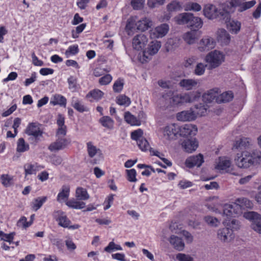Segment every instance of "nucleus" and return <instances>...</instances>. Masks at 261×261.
Returning <instances> with one entry per match:
<instances>
[{"label": "nucleus", "instance_id": "f257e3e1", "mask_svg": "<svg viewBox=\"0 0 261 261\" xmlns=\"http://www.w3.org/2000/svg\"><path fill=\"white\" fill-rule=\"evenodd\" d=\"M253 204L245 197L237 198L231 204H225L223 209V217L227 219L241 215L246 209H251Z\"/></svg>", "mask_w": 261, "mask_h": 261}, {"label": "nucleus", "instance_id": "f03ea898", "mask_svg": "<svg viewBox=\"0 0 261 261\" xmlns=\"http://www.w3.org/2000/svg\"><path fill=\"white\" fill-rule=\"evenodd\" d=\"M234 161L239 168H247L261 162V151L257 149L251 151L244 150L237 153Z\"/></svg>", "mask_w": 261, "mask_h": 261}, {"label": "nucleus", "instance_id": "7ed1b4c3", "mask_svg": "<svg viewBox=\"0 0 261 261\" xmlns=\"http://www.w3.org/2000/svg\"><path fill=\"white\" fill-rule=\"evenodd\" d=\"M174 20L177 24L187 25L188 28L194 31L201 28L203 25V21L200 17L189 12L178 14L174 17Z\"/></svg>", "mask_w": 261, "mask_h": 261}, {"label": "nucleus", "instance_id": "20e7f679", "mask_svg": "<svg viewBox=\"0 0 261 261\" xmlns=\"http://www.w3.org/2000/svg\"><path fill=\"white\" fill-rule=\"evenodd\" d=\"M204 15L209 19H213L220 17V18L229 17V11L224 7L222 10L218 9L215 5L211 4L205 5L203 9Z\"/></svg>", "mask_w": 261, "mask_h": 261}, {"label": "nucleus", "instance_id": "39448f33", "mask_svg": "<svg viewBox=\"0 0 261 261\" xmlns=\"http://www.w3.org/2000/svg\"><path fill=\"white\" fill-rule=\"evenodd\" d=\"M225 60V56L223 53L215 50L208 53L204 59L208 66L209 69H214L219 67Z\"/></svg>", "mask_w": 261, "mask_h": 261}, {"label": "nucleus", "instance_id": "423d86ee", "mask_svg": "<svg viewBox=\"0 0 261 261\" xmlns=\"http://www.w3.org/2000/svg\"><path fill=\"white\" fill-rule=\"evenodd\" d=\"M161 47L160 41L153 40L148 45L147 48L143 52V56L141 60L142 62H147L150 60L151 56L155 55Z\"/></svg>", "mask_w": 261, "mask_h": 261}, {"label": "nucleus", "instance_id": "0eeeda50", "mask_svg": "<svg viewBox=\"0 0 261 261\" xmlns=\"http://www.w3.org/2000/svg\"><path fill=\"white\" fill-rule=\"evenodd\" d=\"M216 41L210 36H204L197 44V49L200 52H206L215 48Z\"/></svg>", "mask_w": 261, "mask_h": 261}, {"label": "nucleus", "instance_id": "6e6552de", "mask_svg": "<svg viewBox=\"0 0 261 261\" xmlns=\"http://www.w3.org/2000/svg\"><path fill=\"white\" fill-rule=\"evenodd\" d=\"M180 127L174 123L166 126L163 130L164 137L167 140L176 139L179 136Z\"/></svg>", "mask_w": 261, "mask_h": 261}, {"label": "nucleus", "instance_id": "1a4fd4ad", "mask_svg": "<svg viewBox=\"0 0 261 261\" xmlns=\"http://www.w3.org/2000/svg\"><path fill=\"white\" fill-rule=\"evenodd\" d=\"M215 168L218 170L225 171V172L233 175H239L238 173L234 171L230 161L225 157L219 158Z\"/></svg>", "mask_w": 261, "mask_h": 261}, {"label": "nucleus", "instance_id": "9d476101", "mask_svg": "<svg viewBox=\"0 0 261 261\" xmlns=\"http://www.w3.org/2000/svg\"><path fill=\"white\" fill-rule=\"evenodd\" d=\"M70 144V141L65 137H57L56 140L48 146V149L51 152H56L64 149Z\"/></svg>", "mask_w": 261, "mask_h": 261}, {"label": "nucleus", "instance_id": "9b49d317", "mask_svg": "<svg viewBox=\"0 0 261 261\" xmlns=\"http://www.w3.org/2000/svg\"><path fill=\"white\" fill-rule=\"evenodd\" d=\"M169 30L168 24H161L149 31L150 37L152 39L162 38L168 33Z\"/></svg>", "mask_w": 261, "mask_h": 261}, {"label": "nucleus", "instance_id": "f8f14e48", "mask_svg": "<svg viewBox=\"0 0 261 261\" xmlns=\"http://www.w3.org/2000/svg\"><path fill=\"white\" fill-rule=\"evenodd\" d=\"M25 132L28 135L32 136L36 139L42 137L43 134L40 125L36 122L29 123L25 129Z\"/></svg>", "mask_w": 261, "mask_h": 261}, {"label": "nucleus", "instance_id": "ddd939ff", "mask_svg": "<svg viewBox=\"0 0 261 261\" xmlns=\"http://www.w3.org/2000/svg\"><path fill=\"white\" fill-rule=\"evenodd\" d=\"M218 239L222 242L228 243L230 242L234 238L233 230L228 227L220 229L217 232Z\"/></svg>", "mask_w": 261, "mask_h": 261}, {"label": "nucleus", "instance_id": "4468645a", "mask_svg": "<svg viewBox=\"0 0 261 261\" xmlns=\"http://www.w3.org/2000/svg\"><path fill=\"white\" fill-rule=\"evenodd\" d=\"M148 42L147 36L143 34L135 36L133 39V46L134 49L140 50L144 48Z\"/></svg>", "mask_w": 261, "mask_h": 261}, {"label": "nucleus", "instance_id": "2eb2a0df", "mask_svg": "<svg viewBox=\"0 0 261 261\" xmlns=\"http://www.w3.org/2000/svg\"><path fill=\"white\" fill-rule=\"evenodd\" d=\"M203 162V155L199 154L198 155L191 156L187 158L185 161V165L190 168L195 166L199 167Z\"/></svg>", "mask_w": 261, "mask_h": 261}, {"label": "nucleus", "instance_id": "dca6fc26", "mask_svg": "<svg viewBox=\"0 0 261 261\" xmlns=\"http://www.w3.org/2000/svg\"><path fill=\"white\" fill-rule=\"evenodd\" d=\"M197 132V128L194 125L191 124H185L180 127L179 136L188 137L195 136Z\"/></svg>", "mask_w": 261, "mask_h": 261}, {"label": "nucleus", "instance_id": "f3484780", "mask_svg": "<svg viewBox=\"0 0 261 261\" xmlns=\"http://www.w3.org/2000/svg\"><path fill=\"white\" fill-rule=\"evenodd\" d=\"M223 19H225L227 28L231 33L237 34L240 31L241 25L240 22L230 19L229 14L228 19L225 16Z\"/></svg>", "mask_w": 261, "mask_h": 261}, {"label": "nucleus", "instance_id": "a211bd4d", "mask_svg": "<svg viewBox=\"0 0 261 261\" xmlns=\"http://www.w3.org/2000/svg\"><path fill=\"white\" fill-rule=\"evenodd\" d=\"M181 146L186 152L192 153L196 150L198 143L195 139H186L182 142Z\"/></svg>", "mask_w": 261, "mask_h": 261}, {"label": "nucleus", "instance_id": "6ab92c4d", "mask_svg": "<svg viewBox=\"0 0 261 261\" xmlns=\"http://www.w3.org/2000/svg\"><path fill=\"white\" fill-rule=\"evenodd\" d=\"M176 118L181 121H192L196 119L195 113L192 110L183 111L178 113L176 115Z\"/></svg>", "mask_w": 261, "mask_h": 261}, {"label": "nucleus", "instance_id": "aec40b11", "mask_svg": "<svg viewBox=\"0 0 261 261\" xmlns=\"http://www.w3.org/2000/svg\"><path fill=\"white\" fill-rule=\"evenodd\" d=\"M163 98L169 99V105L170 106H177L181 105L180 94H174L172 91H169L163 95Z\"/></svg>", "mask_w": 261, "mask_h": 261}, {"label": "nucleus", "instance_id": "412c9836", "mask_svg": "<svg viewBox=\"0 0 261 261\" xmlns=\"http://www.w3.org/2000/svg\"><path fill=\"white\" fill-rule=\"evenodd\" d=\"M169 241L173 247L179 251H182L185 248L184 242L180 238L177 236H171L169 239Z\"/></svg>", "mask_w": 261, "mask_h": 261}, {"label": "nucleus", "instance_id": "4be33fe9", "mask_svg": "<svg viewBox=\"0 0 261 261\" xmlns=\"http://www.w3.org/2000/svg\"><path fill=\"white\" fill-rule=\"evenodd\" d=\"M217 38L219 42L225 45L228 44L230 40L229 34L223 29L218 30L217 31Z\"/></svg>", "mask_w": 261, "mask_h": 261}, {"label": "nucleus", "instance_id": "5701e85b", "mask_svg": "<svg viewBox=\"0 0 261 261\" xmlns=\"http://www.w3.org/2000/svg\"><path fill=\"white\" fill-rule=\"evenodd\" d=\"M198 81L193 79H183L179 83L180 87L186 90H191L197 87Z\"/></svg>", "mask_w": 261, "mask_h": 261}, {"label": "nucleus", "instance_id": "b1692460", "mask_svg": "<svg viewBox=\"0 0 261 261\" xmlns=\"http://www.w3.org/2000/svg\"><path fill=\"white\" fill-rule=\"evenodd\" d=\"M253 145L252 140L248 138H242L235 142L234 147L236 148L249 149Z\"/></svg>", "mask_w": 261, "mask_h": 261}, {"label": "nucleus", "instance_id": "393cba45", "mask_svg": "<svg viewBox=\"0 0 261 261\" xmlns=\"http://www.w3.org/2000/svg\"><path fill=\"white\" fill-rule=\"evenodd\" d=\"M198 38L197 33L194 30L188 31L182 35L183 40L189 45L194 44Z\"/></svg>", "mask_w": 261, "mask_h": 261}, {"label": "nucleus", "instance_id": "a878e982", "mask_svg": "<svg viewBox=\"0 0 261 261\" xmlns=\"http://www.w3.org/2000/svg\"><path fill=\"white\" fill-rule=\"evenodd\" d=\"M43 168V166L39 165L37 163H27L24 165L25 175L36 174L37 172Z\"/></svg>", "mask_w": 261, "mask_h": 261}, {"label": "nucleus", "instance_id": "bb28decb", "mask_svg": "<svg viewBox=\"0 0 261 261\" xmlns=\"http://www.w3.org/2000/svg\"><path fill=\"white\" fill-rule=\"evenodd\" d=\"M70 188L68 186L64 185L62 186L61 191L58 193L57 197V200L62 203L67 202L69 196Z\"/></svg>", "mask_w": 261, "mask_h": 261}, {"label": "nucleus", "instance_id": "cd10ccee", "mask_svg": "<svg viewBox=\"0 0 261 261\" xmlns=\"http://www.w3.org/2000/svg\"><path fill=\"white\" fill-rule=\"evenodd\" d=\"M219 90L218 88H214L207 91L203 95V98L205 101L211 102L219 96Z\"/></svg>", "mask_w": 261, "mask_h": 261}, {"label": "nucleus", "instance_id": "c85d7f7f", "mask_svg": "<svg viewBox=\"0 0 261 261\" xmlns=\"http://www.w3.org/2000/svg\"><path fill=\"white\" fill-rule=\"evenodd\" d=\"M55 215L58 217L57 221L60 226L65 228L69 227L70 221L67 218L64 212L58 211L55 212Z\"/></svg>", "mask_w": 261, "mask_h": 261}, {"label": "nucleus", "instance_id": "c756f323", "mask_svg": "<svg viewBox=\"0 0 261 261\" xmlns=\"http://www.w3.org/2000/svg\"><path fill=\"white\" fill-rule=\"evenodd\" d=\"M153 25L152 21L149 18L145 17L137 21V30L145 31Z\"/></svg>", "mask_w": 261, "mask_h": 261}, {"label": "nucleus", "instance_id": "7c9ffc66", "mask_svg": "<svg viewBox=\"0 0 261 261\" xmlns=\"http://www.w3.org/2000/svg\"><path fill=\"white\" fill-rule=\"evenodd\" d=\"M233 98V94L231 91H227L221 94L216 99L218 103L227 102L231 101Z\"/></svg>", "mask_w": 261, "mask_h": 261}, {"label": "nucleus", "instance_id": "2f4dec72", "mask_svg": "<svg viewBox=\"0 0 261 261\" xmlns=\"http://www.w3.org/2000/svg\"><path fill=\"white\" fill-rule=\"evenodd\" d=\"M47 197L45 196L39 197L34 199L31 202L32 209L34 211L38 210L46 201Z\"/></svg>", "mask_w": 261, "mask_h": 261}, {"label": "nucleus", "instance_id": "473e14b6", "mask_svg": "<svg viewBox=\"0 0 261 261\" xmlns=\"http://www.w3.org/2000/svg\"><path fill=\"white\" fill-rule=\"evenodd\" d=\"M71 102V106L79 112L82 113L88 111L87 108L83 105L82 101L77 97H73Z\"/></svg>", "mask_w": 261, "mask_h": 261}, {"label": "nucleus", "instance_id": "72a5a7b5", "mask_svg": "<svg viewBox=\"0 0 261 261\" xmlns=\"http://www.w3.org/2000/svg\"><path fill=\"white\" fill-rule=\"evenodd\" d=\"M66 99L64 96L60 94H55L51 98L50 102L54 106L60 105L65 107L66 104Z\"/></svg>", "mask_w": 261, "mask_h": 261}, {"label": "nucleus", "instance_id": "f704fd0d", "mask_svg": "<svg viewBox=\"0 0 261 261\" xmlns=\"http://www.w3.org/2000/svg\"><path fill=\"white\" fill-rule=\"evenodd\" d=\"M124 119L127 123L132 125H140L141 121L135 116L133 115L129 112H126L124 114Z\"/></svg>", "mask_w": 261, "mask_h": 261}, {"label": "nucleus", "instance_id": "c9c22d12", "mask_svg": "<svg viewBox=\"0 0 261 261\" xmlns=\"http://www.w3.org/2000/svg\"><path fill=\"white\" fill-rule=\"evenodd\" d=\"M66 204L69 207L74 209H82L85 207L86 203L83 201L74 199H70L66 202Z\"/></svg>", "mask_w": 261, "mask_h": 261}, {"label": "nucleus", "instance_id": "e433bc0d", "mask_svg": "<svg viewBox=\"0 0 261 261\" xmlns=\"http://www.w3.org/2000/svg\"><path fill=\"white\" fill-rule=\"evenodd\" d=\"M137 30V22L135 17H132L128 19L126 25V30L128 35H131L135 29Z\"/></svg>", "mask_w": 261, "mask_h": 261}, {"label": "nucleus", "instance_id": "4c0bfd02", "mask_svg": "<svg viewBox=\"0 0 261 261\" xmlns=\"http://www.w3.org/2000/svg\"><path fill=\"white\" fill-rule=\"evenodd\" d=\"M243 0H231L227 4H226L225 7L229 11V12L231 11L230 9L238 8V11L240 12V10L243 7Z\"/></svg>", "mask_w": 261, "mask_h": 261}, {"label": "nucleus", "instance_id": "58836bf2", "mask_svg": "<svg viewBox=\"0 0 261 261\" xmlns=\"http://www.w3.org/2000/svg\"><path fill=\"white\" fill-rule=\"evenodd\" d=\"M87 152L90 158H93L97 154H100L101 151L97 148L91 142L87 143Z\"/></svg>", "mask_w": 261, "mask_h": 261}, {"label": "nucleus", "instance_id": "ea45409f", "mask_svg": "<svg viewBox=\"0 0 261 261\" xmlns=\"http://www.w3.org/2000/svg\"><path fill=\"white\" fill-rule=\"evenodd\" d=\"M75 196L80 200H86L89 198V195L87 190L81 187L76 189Z\"/></svg>", "mask_w": 261, "mask_h": 261}, {"label": "nucleus", "instance_id": "a19ab883", "mask_svg": "<svg viewBox=\"0 0 261 261\" xmlns=\"http://www.w3.org/2000/svg\"><path fill=\"white\" fill-rule=\"evenodd\" d=\"M223 223L224 225L226 226V227H228L232 230H238L240 228V223L239 221L235 219H233L230 221L226 219L223 221Z\"/></svg>", "mask_w": 261, "mask_h": 261}, {"label": "nucleus", "instance_id": "79ce46f5", "mask_svg": "<svg viewBox=\"0 0 261 261\" xmlns=\"http://www.w3.org/2000/svg\"><path fill=\"white\" fill-rule=\"evenodd\" d=\"M104 95L102 91L99 89H94L90 91L87 95V98H92L94 100H99L101 99Z\"/></svg>", "mask_w": 261, "mask_h": 261}, {"label": "nucleus", "instance_id": "37998d69", "mask_svg": "<svg viewBox=\"0 0 261 261\" xmlns=\"http://www.w3.org/2000/svg\"><path fill=\"white\" fill-rule=\"evenodd\" d=\"M99 122L101 125L109 129H112L113 127L114 121L109 116H103L99 119Z\"/></svg>", "mask_w": 261, "mask_h": 261}, {"label": "nucleus", "instance_id": "c03bdc74", "mask_svg": "<svg viewBox=\"0 0 261 261\" xmlns=\"http://www.w3.org/2000/svg\"><path fill=\"white\" fill-rule=\"evenodd\" d=\"M184 10L186 11H193L194 12H199L201 10V7L197 3L189 2L185 5Z\"/></svg>", "mask_w": 261, "mask_h": 261}, {"label": "nucleus", "instance_id": "a18cd8bd", "mask_svg": "<svg viewBox=\"0 0 261 261\" xmlns=\"http://www.w3.org/2000/svg\"><path fill=\"white\" fill-rule=\"evenodd\" d=\"M29 149V145L25 143L24 140L21 138L18 140L16 150L19 152H23Z\"/></svg>", "mask_w": 261, "mask_h": 261}, {"label": "nucleus", "instance_id": "49530a36", "mask_svg": "<svg viewBox=\"0 0 261 261\" xmlns=\"http://www.w3.org/2000/svg\"><path fill=\"white\" fill-rule=\"evenodd\" d=\"M195 98L196 96L191 92L180 94L181 105L185 103L192 102Z\"/></svg>", "mask_w": 261, "mask_h": 261}, {"label": "nucleus", "instance_id": "de8ad7c7", "mask_svg": "<svg viewBox=\"0 0 261 261\" xmlns=\"http://www.w3.org/2000/svg\"><path fill=\"white\" fill-rule=\"evenodd\" d=\"M167 9L169 12L178 11L182 9V6L180 2L173 1L167 6Z\"/></svg>", "mask_w": 261, "mask_h": 261}, {"label": "nucleus", "instance_id": "09e8293b", "mask_svg": "<svg viewBox=\"0 0 261 261\" xmlns=\"http://www.w3.org/2000/svg\"><path fill=\"white\" fill-rule=\"evenodd\" d=\"M243 216L246 219L251 221L252 223L256 220H261V215L255 212H245Z\"/></svg>", "mask_w": 261, "mask_h": 261}, {"label": "nucleus", "instance_id": "8fccbe9b", "mask_svg": "<svg viewBox=\"0 0 261 261\" xmlns=\"http://www.w3.org/2000/svg\"><path fill=\"white\" fill-rule=\"evenodd\" d=\"M207 66V64H204L201 62L197 63L195 67L193 73L198 76L203 75Z\"/></svg>", "mask_w": 261, "mask_h": 261}, {"label": "nucleus", "instance_id": "3c124183", "mask_svg": "<svg viewBox=\"0 0 261 261\" xmlns=\"http://www.w3.org/2000/svg\"><path fill=\"white\" fill-rule=\"evenodd\" d=\"M2 184L6 187H10L13 184V177L8 174H2L1 176Z\"/></svg>", "mask_w": 261, "mask_h": 261}, {"label": "nucleus", "instance_id": "603ef678", "mask_svg": "<svg viewBox=\"0 0 261 261\" xmlns=\"http://www.w3.org/2000/svg\"><path fill=\"white\" fill-rule=\"evenodd\" d=\"M131 101L128 97L124 95H121L116 98V103L120 106H128Z\"/></svg>", "mask_w": 261, "mask_h": 261}, {"label": "nucleus", "instance_id": "864d4df0", "mask_svg": "<svg viewBox=\"0 0 261 261\" xmlns=\"http://www.w3.org/2000/svg\"><path fill=\"white\" fill-rule=\"evenodd\" d=\"M124 80L121 78L117 79L114 83L113 89L115 92L119 93L123 89Z\"/></svg>", "mask_w": 261, "mask_h": 261}, {"label": "nucleus", "instance_id": "5fc2aeb1", "mask_svg": "<svg viewBox=\"0 0 261 261\" xmlns=\"http://www.w3.org/2000/svg\"><path fill=\"white\" fill-rule=\"evenodd\" d=\"M122 250V247L119 245L116 244L113 241L110 242L108 245L104 249V250L108 253H111L116 250Z\"/></svg>", "mask_w": 261, "mask_h": 261}, {"label": "nucleus", "instance_id": "6e6d98bb", "mask_svg": "<svg viewBox=\"0 0 261 261\" xmlns=\"http://www.w3.org/2000/svg\"><path fill=\"white\" fill-rule=\"evenodd\" d=\"M195 110H193L195 113L196 117L197 116H204L206 113V108L205 106L203 105L201 103L199 105H196L195 107Z\"/></svg>", "mask_w": 261, "mask_h": 261}, {"label": "nucleus", "instance_id": "4d7b16f0", "mask_svg": "<svg viewBox=\"0 0 261 261\" xmlns=\"http://www.w3.org/2000/svg\"><path fill=\"white\" fill-rule=\"evenodd\" d=\"M137 144L140 149L143 151H146L150 148L149 144L146 139L142 138L137 141Z\"/></svg>", "mask_w": 261, "mask_h": 261}, {"label": "nucleus", "instance_id": "13d9d810", "mask_svg": "<svg viewBox=\"0 0 261 261\" xmlns=\"http://www.w3.org/2000/svg\"><path fill=\"white\" fill-rule=\"evenodd\" d=\"M176 259L178 261H194V258L190 255L183 253L177 254Z\"/></svg>", "mask_w": 261, "mask_h": 261}, {"label": "nucleus", "instance_id": "bf43d9fd", "mask_svg": "<svg viewBox=\"0 0 261 261\" xmlns=\"http://www.w3.org/2000/svg\"><path fill=\"white\" fill-rule=\"evenodd\" d=\"M204 220L207 224L211 226H217L220 223L216 218L210 216L205 217Z\"/></svg>", "mask_w": 261, "mask_h": 261}, {"label": "nucleus", "instance_id": "052dcab7", "mask_svg": "<svg viewBox=\"0 0 261 261\" xmlns=\"http://www.w3.org/2000/svg\"><path fill=\"white\" fill-rule=\"evenodd\" d=\"M127 173V179L130 182L137 181L136 178V171L135 169H132L126 170Z\"/></svg>", "mask_w": 261, "mask_h": 261}, {"label": "nucleus", "instance_id": "680f3d73", "mask_svg": "<svg viewBox=\"0 0 261 261\" xmlns=\"http://www.w3.org/2000/svg\"><path fill=\"white\" fill-rule=\"evenodd\" d=\"M68 87L72 91H75L77 87V79L73 76H70L67 80Z\"/></svg>", "mask_w": 261, "mask_h": 261}, {"label": "nucleus", "instance_id": "e2e57ef3", "mask_svg": "<svg viewBox=\"0 0 261 261\" xmlns=\"http://www.w3.org/2000/svg\"><path fill=\"white\" fill-rule=\"evenodd\" d=\"M143 130L141 129H138L131 133V138L133 140H136L137 142L141 139L143 137Z\"/></svg>", "mask_w": 261, "mask_h": 261}, {"label": "nucleus", "instance_id": "0e129e2a", "mask_svg": "<svg viewBox=\"0 0 261 261\" xmlns=\"http://www.w3.org/2000/svg\"><path fill=\"white\" fill-rule=\"evenodd\" d=\"M79 49L77 45H73L70 46L68 49L66 51L65 54L68 57L70 55H75L78 53Z\"/></svg>", "mask_w": 261, "mask_h": 261}, {"label": "nucleus", "instance_id": "69168bd1", "mask_svg": "<svg viewBox=\"0 0 261 261\" xmlns=\"http://www.w3.org/2000/svg\"><path fill=\"white\" fill-rule=\"evenodd\" d=\"M145 0H132L130 4L135 10H140L143 7Z\"/></svg>", "mask_w": 261, "mask_h": 261}, {"label": "nucleus", "instance_id": "338daca9", "mask_svg": "<svg viewBox=\"0 0 261 261\" xmlns=\"http://www.w3.org/2000/svg\"><path fill=\"white\" fill-rule=\"evenodd\" d=\"M112 80V76L109 74H106L99 79V83L101 85H107L110 84Z\"/></svg>", "mask_w": 261, "mask_h": 261}, {"label": "nucleus", "instance_id": "774afa93", "mask_svg": "<svg viewBox=\"0 0 261 261\" xmlns=\"http://www.w3.org/2000/svg\"><path fill=\"white\" fill-rule=\"evenodd\" d=\"M251 227L256 232L261 234V220H256L252 223Z\"/></svg>", "mask_w": 261, "mask_h": 261}]
</instances>
